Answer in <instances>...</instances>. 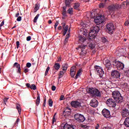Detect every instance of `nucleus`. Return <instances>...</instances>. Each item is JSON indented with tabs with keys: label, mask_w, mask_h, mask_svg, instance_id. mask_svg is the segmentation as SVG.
<instances>
[{
	"label": "nucleus",
	"mask_w": 129,
	"mask_h": 129,
	"mask_svg": "<svg viewBox=\"0 0 129 129\" xmlns=\"http://www.w3.org/2000/svg\"><path fill=\"white\" fill-rule=\"evenodd\" d=\"M112 96H113L116 103H121L123 101V97L118 91H114L112 93Z\"/></svg>",
	"instance_id": "f257e3e1"
},
{
	"label": "nucleus",
	"mask_w": 129,
	"mask_h": 129,
	"mask_svg": "<svg viewBox=\"0 0 129 129\" xmlns=\"http://www.w3.org/2000/svg\"><path fill=\"white\" fill-rule=\"evenodd\" d=\"M88 92L93 97H100L101 96V92L96 88H89Z\"/></svg>",
	"instance_id": "f03ea898"
},
{
	"label": "nucleus",
	"mask_w": 129,
	"mask_h": 129,
	"mask_svg": "<svg viewBox=\"0 0 129 129\" xmlns=\"http://www.w3.org/2000/svg\"><path fill=\"white\" fill-rule=\"evenodd\" d=\"M100 28L99 26H96L92 28L91 29L90 32L89 33L90 37H93V38H95L99 31Z\"/></svg>",
	"instance_id": "7ed1b4c3"
},
{
	"label": "nucleus",
	"mask_w": 129,
	"mask_h": 129,
	"mask_svg": "<svg viewBox=\"0 0 129 129\" xmlns=\"http://www.w3.org/2000/svg\"><path fill=\"white\" fill-rule=\"evenodd\" d=\"M113 65L115 66L118 71L123 70L124 68V64L119 61H115Z\"/></svg>",
	"instance_id": "20e7f679"
},
{
	"label": "nucleus",
	"mask_w": 129,
	"mask_h": 129,
	"mask_svg": "<svg viewBox=\"0 0 129 129\" xmlns=\"http://www.w3.org/2000/svg\"><path fill=\"white\" fill-rule=\"evenodd\" d=\"M106 26V31H107V33H108L109 34H113L115 29L113 24L112 23H110L107 24Z\"/></svg>",
	"instance_id": "39448f33"
},
{
	"label": "nucleus",
	"mask_w": 129,
	"mask_h": 129,
	"mask_svg": "<svg viewBox=\"0 0 129 129\" xmlns=\"http://www.w3.org/2000/svg\"><path fill=\"white\" fill-rule=\"evenodd\" d=\"M75 118L79 122H83L86 119L83 115L79 113H77L75 115Z\"/></svg>",
	"instance_id": "423d86ee"
},
{
	"label": "nucleus",
	"mask_w": 129,
	"mask_h": 129,
	"mask_svg": "<svg viewBox=\"0 0 129 129\" xmlns=\"http://www.w3.org/2000/svg\"><path fill=\"white\" fill-rule=\"evenodd\" d=\"M94 21L97 25L102 24L104 22V18L101 15L100 16H98L94 20Z\"/></svg>",
	"instance_id": "0eeeda50"
},
{
	"label": "nucleus",
	"mask_w": 129,
	"mask_h": 129,
	"mask_svg": "<svg viewBox=\"0 0 129 129\" xmlns=\"http://www.w3.org/2000/svg\"><path fill=\"white\" fill-rule=\"evenodd\" d=\"M106 104H107L108 106L112 107H115L116 105L115 101L111 98L108 99V100H107V101H106Z\"/></svg>",
	"instance_id": "6e6552de"
},
{
	"label": "nucleus",
	"mask_w": 129,
	"mask_h": 129,
	"mask_svg": "<svg viewBox=\"0 0 129 129\" xmlns=\"http://www.w3.org/2000/svg\"><path fill=\"white\" fill-rule=\"evenodd\" d=\"M95 69L97 73L100 75V77H102L104 75V71L102 68L100 66H95Z\"/></svg>",
	"instance_id": "1a4fd4ad"
},
{
	"label": "nucleus",
	"mask_w": 129,
	"mask_h": 129,
	"mask_svg": "<svg viewBox=\"0 0 129 129\" xmlns=\"http://www.w3.org/2000/svg\"><path fill=\"white\" fill-rule=\"evenodd\" d=\"M81 102L77 101H73L71 103V105L74 108H78L81 107Z\"/></svg>",
	"instance_id": "9d476101"
},
{
	"label": "nucleus",
	"mask_w": 129,
	"mask_h": 129,
	"mask_svg": "<svg viewBox=\"0 0 129 129\" xmlns=\"http://www.w3.org/2000/svg\"><path fill=\"white\" fill-rule=\"evenodd\" d=\"M111 76L114 78L118 79L120 78V74L116 70H113V71L111 72Z\"/></svg>",
	"instance_id": "9b49d317"
},
{
	"label": "nucleus",
	"mask_w": 129,
	"mask_h": 129,
	"mask_svg": "<svg viewBox=\"0 0 129 129\" xmlns=\"http://www.w3.org/2000/svg\"><path fill=\"white\" fill-rule=\"evenodd\" d=\"M102 114L104 117L106 118H109L111 116L110 111L106 109H104L102 111Z\"/></svg>",
	"instance_id": "f8f14e48"
},
{
	"label": "nucleus",
	"mask_w": 129,
	"mask_h": 129,
	"mask_svg": "<svg viewBox=\"0 0 129 129\" xmlns=\"http://www.w3.org/2000/svg\"><path fill=\"white\" fill-rule=\"evenodd\" d=\"M118 9V6L116 5H111L108 7V11L110 14L112 13L113 11Z\"/></svg>",
	"instance_id": "ddd939ff"
},
{
	"label": "nucleus",
	"mask_w": 129,
	"mask_h": 129,
	"mask_svg": "<svg viewBox=\"0 0 129 129\" xmlns=\"http://www.w3.org/2000/svg\"><path fill=\"white\" fill-rule=\"evenodd\" d=\"M86 47V45H83V44H81V45L79 46V48H81V49L82 50L80 54L81 56H85V55L86 54V51L84 50L85 49V47Z\"/></svg>",
	"instance_id": "4468645a"
},
{
	"label": "nucleus",
	"mask_w": 129,
	"mask_h": 129,
	"mask_svg": "<svg viewBox=\"0 0 129 129\" xmlns=\"http://www.w3.org/2000/svg\"><path fill=\"white\" fill-rule=\"evenodd\" d=\"M122 117H127L129 115V111L127 109H123L121 112Z\"/></svg>",
	"instance_id": "2eb2a0df"
},
{
	"label": "nucleus",
	"mask_w": 129,
	"mask_h": 129,
	"mask_svg": "<svg viewBox=\"0 0 129 129\" xmlns=\"http://www.w3.org/2000/svg\"><path fill=\"white\" fill-rule=\"evenodd\" d=\"M98 102L96 99H93L90 102V105L93 107H96L98 106Z\"/></svg>",
	"instance_id": "dca6fc26"
},
{
	"label": "nucleus",
	"mask_w": 129,
	"mask_h": 129,
	"mask_svg": "<svg viewBox=\"0 0 129 129\" xmlns=\"http://www.w3.org/2000/svg\"><path fill=\"white\" fill-rule=\"evenodd\" d=\"M16 67L18 69L17 73L21 74V69L20 67V64L19 63H18V62H15L14 65H13V68Z\"/></svg>",
	"instance_id": "f3484780"
},
{
	"label": "nucleus",
	"mask_w": 129,
	"mask_h": 129,
	"mask_svg": "<svg viewBox=\"0 0 129 129\" xmlns=\"http://www.w3.org/2000/svg\"><path fill=\"white\" fill-rule=\"evenodd\" d=\"M62 71H63L64 72H67V70L68 68V64L67 63H64L62 64V66H61Z\"/></svg>",
	"instance_id": "a211bd4d"
},
{
	"label": "nucleus",
	"mask_w": 129,
	"mask_h": 129,
	"mask_svg": "<svg viewBox=\"0 0 129 129\" xmlns=\"http://www.w3.org/2000/svg\"><path fill=\"white\" fill-rule=\"evenodd\" d=\"M123 124L126 127H129V117L125 119Z\"/></svg>",
	"instance_id": "6ab92c4d"
},
{
	"label": "nucleus",
	"mask_w": 129,
	"mask_h": 129,
	"mask_svg": "<svg viewBox=\"0 0 129 129\" xmlns=\"http://www.w3.org/2000/svg\"><path fill=\"white\" fill-rule=\"evenodd\" d=\"M60 67H61V66H60V63H55L53 66V68L56 71L59 70Z\"/></svg>",
	"instance_id": "aec40b11"
},
{
	"label": "nucleus",
	"mask_w": 129,
	"mask_h": 129,
	"mask_svg": "<svg viewBox=\"0 0 129 129\" xmlns=\"http://www.w3.org/2000/svg\"><path fill=\"white\" fill-rule=\"evenodd\" d=\"M16 109L18 110L19 114H21L22 112V108L20 104H16Z\"/></svg>",
	"instance_id": "412c9836"
},
{
	"label": "nucleus",
	"mask_w": 129,
	"mask_h": 129,
	"mask_svg": "<svg viewBox=\"0 0 129 129\" xmlns=\"http://www.w3.org/2000/svg\"><path fill=\"white\" fill-rule=\"evenodd\" d=\"M40 5L39 4H37L35 5V8H34V10H33L34 13L37 12V11H38V10H39V9H40Z\"/></svg>",
	"instance_id": "4be33fe9"
},
{
	"label": "nucleus",
	"mask_w": 129,
	"mask_h": 129,
	"mask_svg": "<svg viewBox=\"0 0 129 129\" xmlns=\"http://www.w3.org/2000/svg\"><path fill=\"white\" fill-rule=\"evenodd\" d=\"M66 73V72H64V71H59L58 73V79H61L62 77H63V76H64V74Z\"/></svg>",
	"instance_id": "5701e85b"
},
{
	"label": "nucleus",
	"mask_w": 129,
	"mask_h": 129,
	"mask_svg": "<svg viewBox=\"0 0 129 129\" xmlns=\"http://www.w3.org/2000/svg\"><path fill=\"white\" fill-rule=\"evenodd\" d=\"M38 96L37 97L36 105L38 106L40 103V97L39 94H37Z\"/></svg>",
	"instance_id": "b1692460"
},
{
	"label": "nucleus",
	"mask_w": 129,
	"mask_h": 129,
	"mask_svg": "<svg viewBox=\"0 0 129 129\" xmlns=\"http://www.w3.org/2000/svg\"><path fill=\"white\" fill-rule=\"evenodd\" d=\"M63 129H74L72 126L66 123L64 125Z\"/></svg>",
	"instance_id": "393cba45"
},
{
	"label": "nucleus",
	"mask_w": 129,
	"mask_h": 129,
	"mask_svg": "<svg viewBox=\"0 0 129 129\" xmlns=\"http://www.w3.org/2000/svg\"><path fill=\"white\" fill-rule=\"evenodd\" d=\"M105 63H106V68H110L111 67V63L110 60L107 59L105 61Z\"/></svg>",
	"instance_id": "a878e982"
},
{
	"label": "nucleus",
	"mask_w": 129,
	"mask_h": 129,
	"mask_svg": "<svg viewBox=\"0 0 129 129\" xmlns=\"http://www.w3.org/2000/svg\"><path fill=\"white\" fill-rule=\"evenodd\" d=\"M68 25H66L64 27H63V32L62 33L63 36H65V35H66L67 32L68 30Z\"/></svg>",
	"instance_id": "bb28decb"
},
{
	"label": "nucleus",
	"mask_w": 129,
	"mask_h": 129,
	"mask_svg": "<svg viewBox=\"0 0 129 129\" xmlns=\"http://www.w3.org/2000/svg\"><path fill=\"white\" fill-rule=\"evenodd\" d=\"M79 42L83 43L84 42H85V41H86V38L83 37L82 36H80L79 37Z\"/></svg>",
	"instance_id": "cd10ccee"
},
{
	"label": "nucleus",
	"mask_w": 129,
	"mask_h": 129,
	"mask_svg": "<svg viewBox=\"0 0 129 129\" xmlns=\"http://www.w3.org/2000/svg\"><path fill=\"white\" fill-rule=\"evenodd\" d=\"M80 4L79 3H76L74 5V8L75 10H79V7H80Z\"/></svg>",
	"instance_id": "c85d7f7f"
},
{
	"label": "nucleus",
	"mask_w": 129,
	"mask_h": 129,
	"mask_svg": "<svg viewBox=\"0 0 129 129\" xmlns=\"http://www.w3.org/2000/svg\"><path fill=\"white\" fill-rule=\"evenodd\" d=\"M82 69H79L77 75H76L75 79H77L79 76L81 75Z\"/></svg>",
	"instance_id": "c756f323"
},
{
	"label": "nucleus",
	"mask_w": 129,
	"mask_h": 129,
	"mask_svg": "<svg viewBox=\"0 0 129 129\" xmlns=\"http://www.w3.org/2000/svg\"><path fill=\"white\" fill-rule=\"evenodd\" d=\"M73 0H66V7H70V4L71 3V2Z\"/></svg>",
	"instance_id": "7c9ffc66"
},
{
	"label": "nucleus",
	"mask_w": 129,
	"mask_h": 129,
	"mask_svg": "<svg viewBox=\"0 0 129 129\" xmlns=\"http://www.w3.org/2000/svg\"><path fill=\"white\" fill-rule=\"evenodd\" d=\"M30 89L31 90H36L37 89V87H36V85H34V84H32L31 85Z\"/></svg>",
	"instance_id": "2f4dec72"
},
{
	"label": "nucleus",
	"mask_w": 129,
	"mask_h": 129,
	"mask_svg": "<svg viewBox=\"0 0 129 129\" xmlns=\"http://www.w3.org/2000/svg\"><path fill=\"white\" fill-rule=\"evenodd\" d=\"M53 101L52 100V99H49L48 100V105L50 107H52L53 106Z\"/></svg>",
	"instance_id": "473e14b6"
},
{
	"label": "nucleus",
	"mask_w": 129,
	"mask_h": 129,
	"mask_svg": "<svg viewBox=\"0 0 129 129\" xmlns=\"http://www.w3.org/2000/svg\"><path fill=\"white\" fill-rule=\"evenodd\" d=\"M68 13L70 15H72L73 14V9L72 8H70L68 10Z\"/></svg>",
	"instance_id": "72a5a7b5"
},
{
	"label": "nucleus",
	"mask_w": 129,
	"mask_h": 129,
	"mask_svg": "<svg viewBox=\"0 0 129 129\" xmlns=\"http://www.w3.org/2000/svg\"><path fill=\"white\" fill-rule=\"evenodd\" d=\"M57 114L56 113H55L53 117V119H52V123L54 124L55 122H56V121L57 120L56 119V115Z\"/></svg>",
	"instance_id": "f704fd0d"
},
{
	"label": "nucleus",
	"mask_w": 129,
	"mask_h": 129,
	"mask_svg": "<svg viewBox=\"0 0 129 129\" xmlns=\"http://www.w3.org/2000/svg\"><path fill=\"white\" fill-rule=\"evenodd\" d=\"M39 14H37V15L35 16V17L34 18V20H33V22L36 23L37 21V20H38V18H39Z\"/></svg>",
	"instance_id": "c9c22d12"
},
{
	"label": "nucleus",
	"mask_w": 129,
	"mask_h": 129,
	"mask_svg": "<svg viewBox=\"0 0 129 129\" xmlns=\"http://www.w3.org/2000/svg\"><path fill=\"white\" fill-rule=\"evenodd\" d=\"M49 70H50V67H48L46 69V71L45 72V76H47L48 74V72H49Z\"/></svg>",
	"instance_id": "e433bc0d"
},
{
	"label": "nucleus",
	"mask_w": 129,
	"mask_h": 129,
	"mask_svg": "<svg viewBox=\"0 0 129 129\" xmlns=\"http://www.w3.org/2000/svg\"><path fill=\"white\" fill-rule=\"evenodd\" d=\"M76 74V72L75 71H71V76L72 78H74Z\"/></svg>",
	"instance_id": "4c0bfd02"
},
{
	"label": "nucleus",
	"mask_w": 129,
	"mask_h": 129,
	"mask_svg": "<svg viewBox=\"0 0 129 129\" xmlns=\"http://www.w3.org/2000/svg\"><path fill=\"white\" fill-rule=\"evenodd\" d=\"M81 127L82 128H87V129L89 128V127L88 126H87V125H86V124H82Z\"/></svg>",
	"instance_id": "58836bf2"
},
{
	"label": "nucleus",
	"mask_w": 129,
	"mask_h": 129,
	"mask_svg": "<svg viewBox=\"0 0 129 129\" xmlns=\"http://www.w3.org/2000/svg\"><path fill=\"white\" fill-rule=\"evenodd\" d=\"M102 40V42H103V43H106V42L107 41V39L105 37H102L101 38Z\"/></svg>",
	"instance_id": "ea45409f"
},
{
	"label": "nucleus",
	"mask_w": 129,
	"mask_h": 129,
	"mask_svg": "<svg viewBox=\"0 0 129 129\" xmlns=\"http://www.w3.org/2000/svg\"><path fill=\"white\" fill-rule=\"evenodd\" d=\"M105 5V4L100 3L99 5L100 8H103Z\"/></svg>",
	"instance_id": "a19ab883"
},
{
	"label": "nucleus",
	"mask_w": 129,
	"mask_h": 129,
	"mask_svg": "<svg viewBox=\"0 0 129 129\" xmlns=\"http://www.w3.org/2000/svg\"><path fill=\"white\" fill-rule=\"evenodd\" d=\"M31 66H32V64L30 62H27L26 63V67L27 68H30L31 67Z\"/></svg>",
	"instance_id": "79ce46f5"
},
{
	"label": "nucleus",
	"mask_w": 129,
	"mask_h": 129,
	"mask_svg": "<svg viewBox=\"0 0 129 129\" xmlns=\"http://www.w3.org/2000/svg\"><path fill=\"white\" fill-rule=\"evenodd\" d=\"M16 46H17V48L18 49L19 47H20V42L16 41Z\"/></svg>",
	"instance_id": "37998d69"
},
{
	"label": "nucleus",
	"mask_w": 129,
	"mask_h": 129,
	"mask_svg": "<svg viewBox=\"0 0 129 129\" xmlns=\"http://www.w3.org/2000/svg\"><path fill=\"white\" fill-rule=\"evenodd\" d=\"M71 71H75L76 72V67L73 66L72 67H71Z\"/></svg>",
	"instance_id": "c03bdc74"
},
{
	"label": "nucleus",
	"mask_w": 129,
	"mask_h": 129,
	"mask_svg": "<svg viewBox=\"0 0 129 129\" xmlns=\"http://www.w3.org/2000/svg\"><path fill=\"white\" fill-rule=\"evenodd\" d=\"M124 25H125V26H129V20L126 21L124 22Z\"/></svg>",
	"instance_id": "a18cd8bd"
},
{
	"label": "nucleus",
	"mask_w": 129,
	"mask_h": 129,
	"mask_svg": "<svg viewBox=\"0 0 129 129\" xmlns=\"http://www.w3.org/2000/svg\"><path fill=\"white\" fill-rule=\"evenodd\" d=\"M58 24H59V22H58V21H56L54 24V28L55 29L57 28V27L58 26Z\"/></svg>",
	"instance_id": "49530a36"
},
{
	"label": "nucleus",
	"mask_w": 129,
	"mask_h": 129,
	"mask_svg": "<svg viewBox=\"0 0 129 129\" xmlns=\"http://www.w3.org/2000/svg\"><path fill=\"white\" fill-rule=\"evenodd\" d=\"M22 20V17L21 16H19L17 18V21L18 22H20Z\"/></svg>",
	"instance_id": "de8ad7c7"
},
{
	"label": "nucleus",
	"mask_w": 129,
	"mask_h": 129,
	"mask_svg": "<svg viewBox=\"0 0 129 129\" xmlns=\"http://www.w3.org/2000/svg\"><path fill=\"white\" fill-rule=\"evenodd\" d=\"M26 40H27V41H31V36H27L26 38Z\"/></svg>",
	"instance_id": "09e8293b"
},
{
	"label": "nucleus",
	"mask_w": 129,
	"mask_h": 129,
	"mask_svg": "<svg viewBox=\"0 0 129 129\" xmlns=\"http://www.w3.org/2000/svg\"><path fill=\"white\" fill-rule=\"evenodd\" d=\"M8 99H9V98H4V104H7V102L8 101Z\"/></svg>",
	"instance_id": "8fccbe9b"
},
{
	"label": "nucleus",
	"mask_w": 129,
	"mask_h": 129,
	"mask_svg": "<svg viewBox=\"0 0 129 129\" xmlns=\"http://www.w3.org/2000/svg\"><path fill=\"white\" fill-rule=\"evenodd\" d=\"M31 85L30 84H26V87H27L28 88H31Z\"/></svg>",
	"instance_id": "3c124183"
},
{
	"label": "nucleus",
	"mask_w": 129,
	"mask_h": 129,
	"mask_svg": "<svg viewBox=\"0 0 129 129\" xmlns=\"http://www.w3.org/2000/svg\"><path fill=\"white\" fill-rule=\"evenodd\" d=\"M51 90L55 91V90H56V87H55V86H52L51 87Z\"/></svg>",
	"instance_id": "603ef678"
},
{
	"label": "nucleus",
	"mask_w": 129,
	"mask_h": 129,
	"mask_svg": "<svg viewBox=\"0 0 129 129\" xmlns=\"http://www.w3.org/2000/svg\"><path fill=\"white\" fill-rule=\"evenodd\" d=\"M28 72H29V70H28V68H25V69H24V73H28Z\"/></svg>",
	"instance_id": "864d4df0"
},
{
	"label": "nucleus",
	"mask_w": 129,
	"mask_h": 129,
	"mask_svg": "<svg viewBox=\"0 0 129 129\" xmlns=\"http://www.w3.org/2000/svg\"><path fill=\"white\" fill-rule=\"evenodd\" d=\"M90 47L91 48V49H94L95 47L94 45H93L92 44H90L89 45Z\"/></svg>",
	"instance_id": "5fc2aeb1"
},
{
	"label": "nucleus",
	"mask_w": 129,
	"mask_h": 129,
	"mask_svg": "<svg viewBox=\"0 0 129 129\" xmlns=\"http://www.w3.org/2000/svg\"><path fill=\"white\" fill-rule=\"evenodd\" d=\"M62 15H63L64 17L67 16L66 12L62 11Z\"/></svg>",
	"instance_id": "6e6d98bb"
},
{
	"label": "nucleus",
	"mask_w": 129,
	"mask_h": 129,
	"mask_svg": "<svg viewBox=\"0 0 129 129\" xmlns=\"http://www.w3.org/2000/svg\"><path fill=\"white\" fill-rule=\"evenodd\" d=\"M4 24H5V21H3L2 22V23L1 24L0 26H1V27L3 26L4 25Z\"/></svg>",
	"instance_id": "4d7b16f0"
},
{
	"label": "nucleus",
	"mask_w": 129,
	"mask_h": 129,
	"mask_svg": "<svg viewBox=\"0 0 129 129\" xmlns=\"http://www.w3.org/2000/svg\"><path fill=\"white\" fill-rule=\"evenodd\" d=\"M20 15L19 12H18L16 15H15V17H19Z\"/></svg>",
	"instance_id": "13d9d810"
},
{
	"label": "nucleus",
	"mask_w": 129,
	"mask_h": 129,
	"mask_svg": "<svg viewBox=\"0 0 129 129\" xmlns=\"http://www.w3.org/2000/svg\"><path fill=\"white\" fill-rule=\"evenodd\" d=\"M64 99V96L61 95L60 98V100H63Z\"/></svg>",
	"instance_id": "bf43d9fd"
},
{
	"label": "nucleus",
	"mask_w": 129,
	"mask_h": 129,
	"mask_svg": "<svg viewBox=\"0 0 129 129\" xmlns=\"http://www.w3.org/2000/svg\"><path fill=\"white\" fill-rule=\"evenodd\" d=\"M63 113H68L69 114H71V112H70V111H63Z\"/></svg>",
	"instance_id": "052dcab7"
},
{
	"label": "nucleus",
	"mask_w": 129,
	"mask_h": 129,
	"mask_svg": "<svg viewBox=\"0 0 129 129\" xmlns=\"http://www.w3.org/2000/svg\"><path fill=\"white\" fill-rule=\"evenodd\" d=\"M61 60H62V58L59 57V58L57 59V62H60V61H61Z\"/></svg>",
	"instance_id": "680f3d73"
},
{
	"label": "nucleus",
	"mask_w": 129,
	"mask_h": 129,
	"mask_svg": "<svg viewBox=\"0 0 129 129\" xmlns=\"http://www.w3.org/2000/svg\"><path fill=\"white\" fill-rule=\"evenodd\" d=\"M126 5L128 6L129 5V0H126Z\"/></svg>",
	"instance_id": "e2e57ef3"
},
{
	"label": "nucleus",
	"mask_w": 129,
	"mask_h": 129,
	"mask_svg": "<svg viewBox=\"0 0 129 129\" xmlns=\"http://www.w3.org/2000/svg\"><path fill=\"white\" fill-rule=\"evenodd\" d=\"M20 121V118H17L16 121V123H18Z\"/></svg>",
	"instance_id": "0e129e2a"
},
{
	"label": "nucleus",
	"mask_w": 129,
	"mask_h": 129,
	"mask_svg": "<svg viewBox=\"0 0 129 129\" xmlns=\"http://www.w3.org/2000/svg\"><path fill=\"white\" fill-rule=\"evenodd\" d=\"M61 24L62 25V27L63 28H64V27H65L66 26L65 23H62Z\"/></svg>",
	"instance_id": "69168bd1"
},
{
	"label": "nucleus",
	"mask_w": 129,
	"mask_h": 129,
	"mask_svg": "<svg viewBox=\"0 0 129 129\" xmlns=\"http://www.w3.org/2000/svg\"><path fill=\"white\" fill-rule=\"evenodd\" d=\"M99 124L98 123V124H97V126H96L95 128H96V129H99Z\"/></svg>",
	"instance_id": "338daca9"
},
{
	"label": "nucleus",
	"mask_w": 129,
	"mask_h": 129,
	"mask_svg": "<svg viewBox=\"0 0 129 129\" xmlns=\"http://www.w3.org/2000/svg\"><path fill=\"white\" fill-rule=\"evenodd\" d=\"M69 38V35H66V40H68Z\"/></svg>",
	"instance_id": "774afa93"
}]
</instances>
